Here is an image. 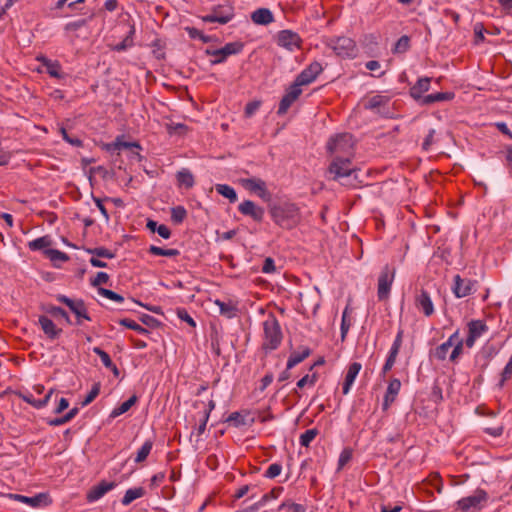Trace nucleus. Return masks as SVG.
<instances>
[{"instance_id":"nucleus-26","label":"nucleus","mask_w":512,"mask_h":512,"mask_svg":"<svg viewBox=\"0 0 512 512\" xmlns=\"http://www.w3.org/2000/svg\"><path fill=\"white\" fill-rule=\"evenodd\" d=\"M38 323L49 339H56L62 333V329L57 328L54 322L47 316L41 315L38 319Z\"/></svg>"},{"instance_id":"nucleus-64","label":"nucleus","mask_w":512,"mask_h":512,"mask_svg":"<svg viewBox=\"0 0 512 512\" xmlns=\"http://www.w3.org/2000/svg\"><path fill=\"white\" fill-rule=\"evenodd\" d=\"M403 336H404L403 329H399L397 334H396V337H395V339L393 341V344H392V346L390 348L391 351L399 353L400 348L402 346Z\"/></svg>"},{"instance_id":"nucleus-63","label":"nucleus","mask_w":512,"mask_h":512,"mask_svg":"<svg viewBox=\"0 0 512 512\" xmlns=\"http://www.w3.org/2000/svg\"><path fill=\"white\" fill-rule=\"evenodd\" d=\"M177 316L179 317V319L186 322L190 326H192V327L196 326L194 319L190 316V314L186 311V309H184V308L178 309Z\"/></svg>"},{"instance_id":"nucleus-17","label":"nucleus","mask_w":512,"mask_h":512,"mask_svg":"<svg viewBox=\"0 0 512 512\" xmlns=\"http://www.w3.org/2000/svg\"><path fill=\"white\" fill-rule=\"evenodd\" d=\"M322 70L323 67L321 63L314 61L301 71V73L296 77L295 81L301 86L309 85L317 78Z\"/></svg>"},{"instance_id":"nucleus-57","label":"nucleus","mask_w":512,"mask_h":512,"mask_svg":"<svg viewBox=\"0 0 512 512\" xmlns=\"http://www.w3.org/2000/svg\"><path fill=\"white\" fill-rule=\"evenodd\" d=\"M281 471H282V465L281 464H279V463H272V464L269 465V467L265 471L264 476L269 478V479H273V478L279 476Z\"/></svg>"},{"instance_id":"nucleus-14","label":"nucleus","mask_w":512,"mask_h":512,"mask_svg":"<svg viewBox=\"0 0 512 512\" xmlns=\"http://www.w3.org/2000/svg\"><path fill=\"white\" fill-rule=\"evenodd\" d=\"M452 292L456 298H464L471 295L475 291L477 281L462 278L460 275H455L453 278Z\"/></svg>"},{"instance_id":"nucleus-7","label":"nucleus","mask_w":512,"mask_h":512,"mask_svg":"<svg viewBox=\"0 0 512 512\" xmlns=\"http://www.w3.org/2000/svg\"><path fill=\"white\" fill-rule=\"evenodd\" d=\"M394 278L395 269L389 265H385L378 277L377 296L380 301H384L389 298Z\"/></svg>"},{"instance_id":"nucleus-10","label":"nucleus","mask_w":512,"mask_h":512,"mask_svg":"<svg viewBox=\"0 0 512 512\" xmlns=\"http://www.w3.org/2000/svg\"><path fill=\"white\" fill-rule=\"evenodd\" d=\"M276 43L278 46L293 52L301 48L302 39L298 33L292 30H281L276 35Z\"/></svg>"},{"instance_id":"nucleus-33","label":"nucleus","mask_w":512,"mask_h":512,"mask_svg":"<svg viewBox=\"0 0 512 512\" xmlns=\"http://www.w3.org/2000/svg\"><path fill=\"white\" fill-rule=\"evenodd\" d=\"M145 495V489L143 487H135L128 489L122 500L121 503L124 506L130 505L134 500L139 499Z\"/></svg>"},{"instance_id":"nucleus-47","label":"nucleus","mask_w":512,"mask_h":512,"mask_svg":"<svg viewBox=\"0 0 512 512\" xmlns=\"http://www.w3.org/2000/svg\"><path fill=\"white\" fill-rule=\"evenodd\" d=\"M410 46V39L408 36L404 35L401 36L397 42L395 43V46L393 48L394 53H404L409 49Z\"/></svg>"},{"instance_id":"nucleus-41","label":"nucleus","mask_w":512,"mask_h":512,"mask_svg":"<svg viewBox=\"0 0 512 512\" xmlns=\"http://www.w3.org/2000/svg\"><path fill=\"white\" fill-rule=\"evenodd\" d=\"M149 252L156 256L176 257L180 254L177 249H164L158 246H150Z\"/></svg>"},{"instance_id":"nucleus-49","label":"nucleus","mask_w":512,"mask_h":512,"mask_svg":"<svg viewBox=\"0 0 512 512\" xmlns=\"http://www.w3.org/2000/svg\"><path fill=\"white\" fill-rule=\"evenodd\" d=\"M397 356H398V352L389 350L387 359H386V361L382 367V371H381V374L383 376H385L392 369V367L394 366V364L396 362Z\"/></svg>"},{"instance_id":"nucleus-46","label":"nucleus","mask_w":512,"mask_h":512,"mask_svg":"<svg viewBox=\"0 0 512 512\" xmlns=\"http://www.w3.org/2000/svg\"><path fill=\"white\" fill-rule=\"evenodd\" d=\"M44 254L51 260V261H67L68 256L66 253L57 250V249H46L44 251Z\"/></svg>"},{"instance_id":"nucleus-16","label":"nucleus","mask_w":512,"mask_h":512,"mask_svg":"<svg viewBox=\"0 0 512 512\" xmlns=\"http://www.w3.org/2000/svg\"><path fill=\"white\" fill-rule=\"evenodd\" d=\"M242 185L245 189L255 193L264 201H269L271 199V194L267 189L265 181L260 178L252 177L243 179Z\"/></svg>"},{"instance_id":"nucleus-24","label":"nucleus","mask_w":512,"mask_h":512,"mask_svg":"<svg viewBox=\"0 0 512 512\" xmlns=\"http://www.w3.org/2000/svg\"><path fill=\"white\" fill-rule=\"evenodd\" d=\"M361 368L362 365L359 362H353L348 366L342 386V392L344 395H347L350 392L351 387L354 384V381L357 375L359 374Z\"/></svg>"},{"instance_id":"nucleus-5","label":"nucleus","mask_w":512,"mask_h":512,"mask_svg":"<svg viewBox=\"0 0 512 512\" xmlns=\"http://www.w3.org/2000/svg\"><path fill=\"white\" fill-rule=\"evenodd\" d=\"M328 151L335 156L353 157L354 139L349 133H341L332 137L327 143Z\"/></svg>"},{"instance_id":"nucleus-30","label":"nucleus","mask_w":512,"mask_h":512,"mask_svg":"<svg viewBox=\"0 0 512 512\" xmlns=\"http://www.w3.org/2000/svg\"><path fill=\"white\" fill-rule=\"evenodd\" d=\"M177 184L179 187L190 189L195 184V179L191 171L187 168H182L176 174Z\"/></svg>"},{"instance_id":"nucleus-45","label":"nucleus","mask_w":512,"mask_h":512,"mask_svg":"<svg viewBox=\"0 0 512 512\" xmlns=\"http://www.w3.org/2000/svg\"><path fill=\"white\" fill-rule=\"evenodd\" d=\"M119 323L122 326H125V327H127L129 329H132V330L136 331L139 334H147L148 333V330L146 328H144L143 326L139 325L134 320L125 318V319H121L119 321Z\"/></svg>"},{"instance_id":"nucleus-31","label":"nucleus","mask_w":512,"mask_h":512,"mask_svg":"<svg viewBox=\"0 0 512 512\" xmlns=\"http://www.w3.org/2000/svg\"><path fill=\"white\" fill-rule=\"evenodd\" d=\"M455 94L453 92H437L434 94L426 95L420 105H430L435 102L450 101L454 99Z\"/></svg>"},{"instance_id":"nucleus-39","label":"nucleus","mask_w":512,"mask_h":512,"mask_svg":"<svg viewBox=\"0 0 512 512\" xmlns=\"http://www.w3.org/2000/svg\"><path fill=\"white\" fill-rule=\"evenodd\" d=\"M351 310L349 306H346L343 314H342V321H341V338L344 339L349 331V328L352 325V319H351Z\"/></svg>"},{"instance_id":"nucleus-2","label":"nucleus","mask_w":512,"mask_h":512,"mask_svg":"<svg viewBox=\"0 0 512 512\" xmlns=\"http://www.w3.org/2000/svg\"><path fill=\"white\" fill-rule=\"evenodd\" d=\"M262 325V349L266 352L276 350L280 346L283 339V333L279 321L273 314H269Z\"/></svg>"},{"instance_id":"nucleus-23","label":"nucleus","mask_w":512,"mask_h":512,"mask_svg":"<svg viewBox=\"0 0 512 512\" xmlns=\"http://www.w3.org/2000/svg\"><path fill=\"white\" fill-rule=\"evenodd\" d=\"M430 85V77H420L417 82L410 88L409 94L414 100L420 103L426 96L424 93L430 89Z\"/></svg>"},{"instance_id":"nucleus-53","label":"nucleus","mask_w":512,"mask_h":512,"mask_svg":"<svg viewBox=\"0 0 512 512\" xmlns=\"http://www.w3.org/2000/svg\"><path fill=\"white\" fill-rule=\"evenodd\" d=\"M283 491V487L273 488L270 492L264 494L261 500L257 503L259 506H263L270 499H277Z\"/></svg>"},{"instance_id":"nucleus-35","label":"nucleus","mask_w":512,"mask_h":512,"mask_svg":"<svg viewBox=\"0 0 512 512\" xmlns=\"http://www.w3.org/2000/svg\"><path fill=\"white\" fill-rule=\"evenodd\" d=\"M137 401V396L132 395L129 399L121 403L119 406L115 407L111 414V418H116L124 413H126Z\"/></svg>"},{"instance_id":"nucleus-29","label":"nucleus","mask_w":512,"mask_h":512,"mask_svg":"<svg viewBox=\"0 0 512 512\" xmlns=\"http://www.w3.org/2000/svg\"><path fill=\"white\" fill-rule=\"evenodd\" d=\"M311 354L309 347L303 346L298 351H294L290 354L287 361V370L292 369L302 361H304Z\"/></svg>"},{"instance_id":"nucleus-19","label":"nucleus","mask_w":512,"mask_h":512,"mask_svg":"<svg viewBox=\"0 0 512 512\" xmlns=\"http://www.w3.org/2000/svg\"><path fill=\"white\" fill-rule=\"evenodd\" d=\"M116 487V483L113 481L103 480L97 485L93 486L86 494V500L89 503H93L101 499L106 493L113 490Z\"/></svg>"},{"instance_id":"nucleus-9","label":"nucleus","mask_w":512,"mask_h":512,"mask_svg":"<svg viewBox=\"0 0 512 512\" xmlns=\"http://www.w3.org/2000/svg\"><path fill=\"white\" fill-rule=\"evenodd\" d=\"M243 44L240 42H230L224 47L215 50H207L206 53L211 56L212 65L223 63L228 56L238 54L242 51Z\"/></svg>"},{"instance_id":"nucleus-15","label":"nucleus","mask_w":512,"mask_h":512,"mask_svg":"<svg viewBox=\"0 0 512 512\" xmlns=\"http://www.w3.org/2000/svg\"><path fill=\"white\" fill-rule=\"evenodd\" d=\"M301 85L296 81L290 85V87L286 90V93L282 97L277 113L279 115H284L287 113L288 109L291 105L299 98L302 93Z\"/></svg>"},{"instance_id":"nucleus-8","label":"nucleus","mask_w":512,"mask_h":512,"mask_svg":"<svg viewBox=\"0 0 512 512\" xmlns=\"http://www.w3.org/2000/svg\"><path fill=\"white\" fill-rule=\"evenodd\" d=\"M234 17V8L230 4L217 5L212 8L211 13L201 17L203 22H217L219 24H226Z\"/></svg>"},{"instance_id":"nucleus-36","label":"nucleus","mask_w":512,"mask_h":512,"mask_svg":"<svg viewBox=\"0 0 512 512\" xmlns=\"http://www.w3.org/2000/svg\"><path fill=\"white\" fill-rule=\"evenodd\" d=\"M52 245V241L49 236H42L39 238H36L28 243V247L32 251L37 250H46L50 249L49 247Z\"/></svg>"},{"instance_id":"nucleus-56","label":"nucleus","mask_w":512,"mask_h":512,"mask_svg":"<svg viewBox=\"0 0 512 512\" xmlns=\"http://www.w3.org/2000/svg\"><path fill=\"white\" fill-rule=\"evenodd\" d=\"M60 133L62 135L63 140L66 141L67 143H69L70 145H72L74 147H81L83 145V142L81 139H79L77 137L69 136L67 133V130L64 127L60 128Z\"/></svg>"},{"instance_id":"nucleus-48","label":"nucleus","mask_w":512,"mask_h":512,"mask_svg":"<svg viewBox=\"0 0 512 512\" xmlns=\"http://www.w3.org/2000/svg\"><path fill=\"white\" fill-rule=\"evenodd\" d=\"M98 294L118 303H122L124 301L123 296L106 288H98Z\"/></svg>"},{"instance_id":"nucleus-42","label":"nucleus","mask_w":512,"mask_h":512,"mask_svg":"<svg viewBox=\"0 0 512 512\" xmlns=\"http://www.w3.org/2000/svg\"><path fill=\"white\" fill-rule=\"evenodd\" d=\"M318 430L316 428L308 429L304 433L300 435L299 443L303 447H309L311 442L318 435Z\"/></svg>"},{"instance_id":"nucleus-50","label":"nucleus","mask_w":512,"mask_h":512,"mask_svg":"<svg viewBox=\"0 0 512 512\" xmlns=\"http://www.w3.org/2000/svg\"><path fill=\"white\" fill-rule=\"evenodd\" d=\"M397 356H398V352L389 350L387 359H386V361L382 367V371H381V374L383 376H385L392 369V367L394 366V364L396 362Z\"/></svg>"},{"instance_id":"nucleus-22","label":"nucleus","mask_w":512,"mask_h":512,"mask_svg":"<svg viewBox=\"0 0 512 512\" xmlns=\"http://www.w3.org/2000/svg\"><path fill=\"white\" fill-rule=\"evenodd\" d=\"M415 306L419 311H422L426 317L431 316L434 313V305L429 293L425 290H421L415 297Z\"/></svg>"},{"instance_id":"nucleus-3","label":"nucleus","mask_w":512,"mask_h":512,"mask_svg":"<svg viewBox=\"0 0 512 512\" xmlns=\"http://www.w3.org/2000/svg\"><path fill=\"white\" fill-rule=\"evenodd\" d=\"M463 340L459 332H454L444 343L435 348L433 355L436 359L443 361L449 355V360L455 362L462 353Z\"/></svg>"},{"instance_id":"nucleus-37","label":"nucleus","mask_w":512,"mask_h":512,"mask_svg":"<svg viewBox=\"0 0 512 512\" xmlns=\"http://www.w3.org/2000/svg\"><path fill=\"white\" fill-rule=\"evenodd\" d=\"M215 189L221 196L227 198L231 203L237 201V194L233 187L227 184H216Z\"/></svg>"},{"instance_id":"nucleus-6","label":"nucleus","mask_w":512,"mask_h":512,"mask_svg":"<svg viewBox=\"0 0 512 512\" xmlns=\"http://www.w3.org/2000/svg\"><path fill=\"white\" fill-rule=\"evenodd\" d=\"M488 493L483 489H477L472 495L463 497L456 502L457 509L468 512L471 509L480 510L488 501Z\"/></svg>"},{"instance_id":"nucleus-40","label":"nucleus","mask_w":512,"mask_h":512,"mask_svg":"<svg viewBox=\"0 0 512 512\" xmlns=\"http://www.w3.org/2000/svg\"><path fill=\"white\" fill-rule=\"evenodd\" d=\"M153 447V442L151 440H147L144 442V444L141 446V448L137 451L135 462L141 463L146 460L148 455L150 454Z\"/></svg>"},{"instance_id":"nucleus-4","label":"nucleus","mask_w":512,"mask_h":512,"mask_svg":"<svg viewBox=\"0 0 512 512\" xmlns=\"http://www.w3.org/2000/svg\"><path fill=\"white\" fill-rule=\"evenodd\" d=\"M325 44L340 58H355L358 53L357 45L352 38L346 36L327 38Z\"/></svg>"},{"instance_id":"nucleus-28","label":"nucleus","mask_w":512,"mask_h":512,"mask_svg":"<svg viewBox=\"0 0 512 512\" xmlns=\"http://www.w3.org/2000/svg\"><path fill=\"white\" fill-rule=\"evenodd\" d=\"M251 20L257 25H268L274 21V16L270 9L259 8L252 12Z\"/></svg>"},{"instance_id":"nucleus-25","label":"nucleus","mask_w":512,"mask_h":512,"mask_svg":"<svg viewBox=\"0 0 512 512\" xmlns=\"http://www.w3.org/2000/svg\"><path fill=\"white\" fill-rule=\"evenodd\" d=\"M37 60L42 63L50 77L56 79L64 78V73L61 71V64L58 61L48 59L45 56L37 57Z\"/></svg>"},{"instance_id":"nucleus-51","label":"nucleus","mask_w":512,"mask_h":512,"mask_svg":"<svg viewBox=\"0 0 512 512\" xmlns=\"http://www.w3.org/2000/svg\"><path fill=\"white\" fill-rule=\"evenodd\" d=\"M397 356H398V352L389 350L387 359H386V361L382 367V371H381V374L383 376H385L392 369V367L394 366V364L396 362Z\"/></svg>"},{"instance_id":"nucleus-44","label":"nucleus","mask_w":512,"mask_h":512,"mask_svg":"<svg viewBox=\"0 0 512 512\" xmlns=\"http://www.w3.org/2000/svg\"><path fill=\"white\" fill-rule=\"evenodd\" d=\"M88 253H90L93 257L96 258H107V259H113L115 257V254L104 247H96L93 249H89Z\"/></svg>"},{"instance_id":"nucleus-59","label":"nucleus","mask_w":512,"mask_h":512,"mask_svg":"<svg viewBox=\"0 0 512 512\" xmlns=\"http://www.w3.org/2000/svg\"><path fill=\"white\" fill-rule=\"evenodd\" d=\"M227 422L233 423V425L236 427L246 424L245 417L239 412L231 413L227 418Z\"/></svg>"},{"instance_id":"nucleus-18","label":"nucleus","mask_w":512,"mask_h":512,"mask_svg":"<svg viewBox=\"0 0 512 512\" xmlns=\"http://www.w3.org/2000/svg\"><path fill=\"white\" fill-rule=\"evenodd\" d=\"M488 327L482 320H472L468 323V336L465 340L467 347L472 348L475 341L487 332Z\"/></svg>"},{"instance_id":"nucleus-32","label":"nucleus","mask_w":512,"mask_h":512,"mask_svg":"<svg viewBox=\"0 0 512 512\" xmlns=\"http://www.w3.org/2000/svg\"><path fill=\"white\" fill-rule=\"evenodd\" d=\"M93 352L100 357L102 364L107 369L111 370L115 376L119 375V370H118L117 366L113 363V361L111 360V358L107 352H105L104 350H102L99 347H94Z\"/></svg>"},{"instance_id":"nucleus-13","label":"nucleus","mask_w":512,"mask_h":512,"mask_svg":"<svg viewBox=\"0 0 512 512\" xmlns=\"http://www.w3.org/2000/svg\"><path fill=\"white\" fill-rule=\"evenodd\" d=\"M351 159L352 157L335 156L329 166V172L334 174V179L349 177L354 172Z\"/></svg>"},{"instance_id":"nucleus-34","label":"nucleus","mask_w":512,"mask_h":512,"mask_svg":"<svg viewBox=\"0 0 512 512\" xmlns=\"http://www.w3.org/2000/svg\"><path fill=\"white\" fill-rule=\"evenodd\" d=\"M388 102L389 98H387L386 96L374 95L364 103V108L368 110L379 111V109L387 105Z\"/></svg>"},{"instance_id":"nucleus-11","label":"nucleus","mask_w":512,"mask_h":512,"mask_svg":"<svg viewBox=\"0 0 512 512\" xmlns=\"http://www.w3.org/2000/svg\"><path fill=\"white\" fill-rule=\"evenodd\" d=\"M56 299H57V301L68 306V308L71 310V312L75 314V316L77 317V324H81L82 319L87 320V321L91 320L90 316L88 315L87 308H86L83 300H81V299L73 300L65 295H58L56 297Z\"/></svg>"},{"instance_id":"nucleus-61","label":"nucleus","mask_w":512,"mask_h":512,"mask_svg":"<svg viewBox=\"0 0 512 512\" xmlns=\"http://www.w3.org/2000/svg\"><path fill=\"white\" fill-rule=\"evenodd\" d=\"M317 381V376L316 374H313V375H305L304 377H302L298 382H297V387L302 389L304 388L306 385H309V386H314L315 383Z\"/></svg>"},{"instance_id":"nucleus-12","label":"nucleus","mask_w":512,"mask_h":512,"mask_svg":"<svg viewBox=\"0 0 512 512\" xmlns=\"http://www.w3.org/2000/svg\"><path fill=\"white\" fill-rule=\"evenodd\" d=\"M8 498L14 501L24 503L32 508L47 507L52 503L48 493H38L33 497H28L21 494H8Z\"/></svg>"},{"instance_id":"nucleus-1","label":"nucleus","mask_w":512,"mask_h":512,"mask_svg":"<svg viewBox=\"0 0 512 512\" xmlns=\"http://www.w3.org/2000/svg\"><path fill=\"white\" fill-rule=\"evenodd\" d=\"M270 215L275 224L287 230L296 227L301 220L299 208L292 203H283L271 207Z\"/></svg>"},{"instance_id":"nucleus-43","label":"nucleus","mask_w":512,"mask_h":512,"mask_svg":"<svg viewBox=\"0 0 512 512\" xmlns=\"http://www.w3.org/2000/svg\"><path fill=\"white\" fill-rule=\"evenodd\" d=\"M187 217V211L183 206H175L171 209V220L176 223L180 224L184 221V219Z\"/></svg>"},{"instance_id":"nucleus-54","label":"nucleus","mask_w":512,"mask_h":512,"mask_svg":"<svg viewBox=\"0 0 512 512\" xmlns=\"http://www.w3.org/2000/svg\"><path fill=\"white\" fill-rule=\"evenodd\" d=\"M167 132L172 134H185L188 130L187 126L182 123H170L166 126Z\"/></svg>"},{"instance_id":"nucleus-52","label":"nucleus","mask_w":512,"mask_h":512,"mask_svg":"<svg viewBox=\"0 0 512 512\" xmlns=\"http://www.w3.org/2000/svg\"><path fill=\"white\" fill-rule=\"evenodd\" d=\"M511 377H512V355L510 356L507 364L505 365V367L501 373L499 386L503 387L505 382L508 381L509 379H511Z\"/></svg>"},{"instance_id":"nucleus-20","label":"nucleus","mask_w":512,"mask_h":512,"mask_svg":"<svg viewBox=\"0 0 512 512\" xmlns=\"http://www.w3.org/2000/svg\"><path fill=\"white\" fill-rule=\"evenodd\" d=\"M238 210L241 214L245 216H250L253 220L260 222L264 217V209L260 206H257L251 200H245L239 204Z\"/></svg>"},{"instance_id":"nucleus-21","label":"nucleus","mask_w":512,"mask_h":512,"mask_svg":"<svg viewBox=\"0 0 512 512\" xmlns=\"http://www.w3.org/2000/svg\"><path fill=\"white\" fill-rule=\"evenodd\" d=\"M401 389V381L397 378H393L390 380L387 386L386 393L384 395L382 409L384 411L388 410L392 403L396 400L397 395Z\"/></svg>"},{"instance_id":"nucleus-58","label":"nucleus","mask_w":512,"mask_h":512,"mask_svg":"<svg viewBox=\"0 0 512 512\" xmlns=\"http://www.w3.org/2000/svg\"><path fill=\"white\" fill-rule=\"evenodd\" d=\"M352 458V450L349 448H345L339 455L338 459V469H342Z\"/></svg>"},{"instance_id":"nucleus-38","label":"nucleus","mask_w":512,"mask_h":512,"mask_svg":"<svg viewBox=\"0 0 512 512\" xmlns=\"http://www.w3.org/2000/svg\"><path fill=\"white\" fill-rule=\"evenodd\" d=\"M134 34H135V28H134V26H131L127 36L120 43L116 44L113 47V50L117 51V52H121V51H125L126 49L132 47L134 45V42H133Z\"/></svg>"},{"instance_id":"nucleus-62","label":"nucleus","mask_w":512,"mask_h":512,"mask_svg":"<svg viewBox=\"0 0 512 512\" xmlns=\"http://www.w3.org/2000/svg\"><path fill=\"white\" fill-rule=\"evenodd\" d=\"M48 312L55 316V317H61L63 318L67 323H70V317L69 315L67 314V312L62 309L61 307H56V306H53L51 307L50 309H48Z\"/></svg>"},{"instance_id":"nucleus-27","label":"nucleus","mask_w":512,"mask_h":512,"mask_svg":"<svg viewBox=\"0 0 512 512\" xmlns=\"http://www.w3.org/2000/svg\"><path fill=\"white\" fill-rule=\"evenodd\" d=\"M214 303L219 308V313L222 316H224L228 319H231V318H234L237 316L238 308H237V305L233 301H231V300L222 301V300L216 299L214 301Z\"/></svg>"},{"instance_id":"nucleus-60","label":"nucleus","mask_w":512,"mask_h":512,"mask_svg":"<svg viewBox=\"0 0 512 512\" xmlns=\"http://www.w3.org/2000/svg\"><path fill=\"white\" fill-rule=\"evenodd\" d=\"M86 25H87L86 19H79V20L67 23L65 25L64 29L66 32H75Z\"/></svg>"},{"instance_id":"nucleus-55","label":"nucleus","mask_w":512,"mask_h":512,"mask_svg":"<svg viewBox=\"0 0 512 512\" xmlns=\"http://www.w3.org/2000/svg\"><path fill=\"white\" fill-rule=\"evenodd\" d=\"M185 31L188 33L191 39H200L203 43H207L209 41V37L205 36L202 31L194 28V27H186Z\"/></svg>"}]
</instances>
